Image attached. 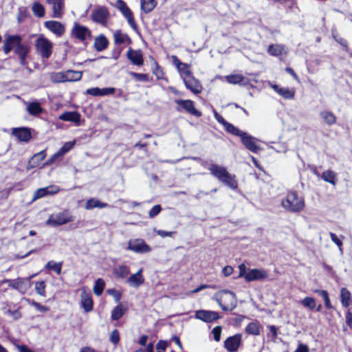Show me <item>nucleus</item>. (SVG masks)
Here are the masks:
<instances>
[{"label": "nucleus", "mask_w": 352, "mask_h": 352, "mask_svg": "<svg viewBox=\"0 0 352 352\" xmlns=\"http://www.w3.org/2000/svg\"><path fill=\"white\" fill-rule=\"evenodd\" d=\"M126 282L131 286L138 287L144 282V278L142 276V269H140L135 274H132L128 278Z\"/></svg>", "instance_id": "obj_29"}, {"label": "nucleus", "mask_w": 352, "mask_h": 352, "mask_svg": "<svg viewBox=\"0 0 352 352\" xmlns=\"http://www.w3.org/2000/svg\"><path fill=\"white\" fill-rule=\"evenodd\" d=\"M115 88L108 87L100 89L99 87H92L86 90V94L91 95L93 96H102L109 94H113L115 93Z\"/></svg>", "instance_id": "obj_26"}, {"label": "nucleus", "mask_w": 352, "mask_h": 352, "mask_svg": "<svg viewBox=\"0 0 352 352\" xmlns=\"http://www.w3.org/2000/svg\"><path fill=\"white\" fill-rule=\"evenodd\" d=\"M261 326L258 321L251 322L245 328V331L248 335L258 336L261 333Z\"/></svg>", "instance_id": "obj_33"}, {"label": "nucleus", "mask_w": 352, "mask_h": 352, "mask_svg": "<svg viewBox=\"0 0 352 352\" xmlns=\"http://www.w3.org/2000/svg\"><path fill=\"white\" fill-rule=\"evenodd\" d=\"M50 78L54 82H66L65 72H52L50 74Z\"/></svg>", "instance_id": "obj_50"}, {"label": "nucleus", "mask_w": 352, "mask_h": 352, "mask_svg": "<svg viewBox=\"0 0 352 352\" xmlns=\"http://www.w3.org/2000/svg\"><path fill=\"white\" fill-rule=\"evenodd\" d=\"M81 307L85 312L92 311L94 308V302L91 294L84 293L81 295Z\"/></svg>", "instance_id": "obj_32"}, {"label": "nucleus", "mask_w": 352, "mask_h": 352, "mask_svg": "<svg viewBox=\"0 0 352 352\" xmlns=\"http://www.w3.org/2000/svg\"><path fill=\"white\" fill-rule=\"evenodd\" d=\"M72 36L82 43H87L91 37V31L86 26L74 23L71 31Z\"/></svg>", "instance_id": "obj_10"}, {"label": "nucleus", "mask_w": 352, "mask_h": 352, "mask_svg": "<svg viewBox=\"0 0 352 352\" xmlns=\"http://www.w3.org/2000/svg\"><path fill=\"white\" fill-rule=\"evenodd\" d=\"M331 241L338 245V247L341 249L342 246V241L337 236L335 233L330 232L329 234Z\"/></svg>", "instance_id": "obj_64"}, {"label": "nucleus", "mask_w": 352, "mask_h": 352, "mask_svg": "<svg viewBox=\"0 0 352 352\" xmlns=\"http://www.w3.org/2000/svg\"><path fill=\"white\" fill-rule=\"evenodd\" d=\"M107 207H109V204L107 203L101 202L98 199L94 198L88 199L85 206V208L86 210H92L95 208H104Z\"/></svg>", "instance_id": "obj_35"}, {"label": "nucleus", "mask_w": 352, "mask_h": 352, "mask_svg": "<svg viewBox=\"0 0 352 352\" xmlns=\"http://www.w3.org/2000/svg\"><path fill=\"white\" fill-rule=\"evenodd\" d=\"M346 324L352 329V307L347 308L345 312Z\"/></svg>", "instance_id": "obj_57"}, {"label": "nucleus", "mask_w": 352, "mask_h": 352, "mask_svg": "<svg viewBox=\"0 0 352 352\" xmlns=\"http://www.w3.org/2000/svg\"><path fill=\"white\" fill-rule=\"evenodd\" d=\"M162 211V207L160 205L157 204L152 207L148 212V216L151 218L156 217Z\"/></svg>", "instance_id": "obj_60"}, {"label": "nucleus", "mask_w": 352, "mask_h": 352, "mask_svg": "<svg viewBox=\"0 0 352 352\" xmlns=\"http://www.w3.org/2000/svg\"><path fill=\"white\" fill-rule=\"evenodd\" d=\"M32 12L34 14L38 17L41 18L45 16V8L44 6L39 2H35L33 3L32 7Z\"/></svg>", "instance_id": "obj_46"}, {"label": "nucleus", "mask_w": 352, "mask_h": 352, "mask_svg": "<svg viewBox=\"0 0 352 352\" xmlns=\"http://www.w3.org/2000/svg\"><path fill=\"white\" fill-rule=\"evenodd\" d=\"M270 87L276 94H278L279 96H282L285 99H293L295 96L294 89H289L288 87H280L276 84H271Z\"/></svg>", "instance_id": "obj_23"}, {"label": "nucleus", "mask_w": 352, "mask_h": 352, "mask_svg": "<svg viewBox=\"0 0 352 352\" xmlns=\"http://www.w3.org/2000/svg\"><path fill=\"white\" fill-rule=\"evenodd\" d=\"M130 273V269L127 265H120L113 269V275L117 278H125Z\"/></svg>", "instance_id": "obj_36"}, {"label": "nucleus", "mask_w": 352, "mask_h": 352, "mask_svg": "<svg viewBox=\"0 0 352 352\" xmlns=\"http://www.w3.org/2000/svg\"><path fill=\"white\" fill-rule=\"evenodd\" d=\"M109 44L107 38L101 34L95 38L94 47L97 52H102L107 48Z\"/></svg>", "instance_id": "obj_30"}, {"label": "nucleus", "mask_w": 352, "mask_h": 352, "mask_svg": "<svg viewBox=\"0 0 352 352\" xmlns=\"http://www.w3.org/2000/svg\"><path fill=\"white\" fill-rule=\"evenodd\" d=\"M220 307L225 311H232L236 307L235 296L232 292L223 293L217 299Z\"/></svg>", "instance_id": "obj_9"}, {"label": "nucleus", "mask_w": 352, "mask_h": 352, "mask_svg": "<svg viewBox=\"0 0 352 352\" xmlns=\"http://www.w3.org/2000/svg\"><path fill=\"white\" fill-rule=\"evenodd\" d=\"M59 120L67 122H72L77 126L80 125V114L78 111H65L58 117Z\"/></svg>", "instance_id": "obj_25"}, {"label": "nucleus", "mask_w": 352, "mask_h": 352, "mask_svg": "<svg viewBox=\"0 0 352 352\" xmlns=\"http://www.w3.org/2000/svg\"><path fill=\"white\" fill-rule=\"evenodd\" d=\"M46 149H44L34 154L28 161L27 164V169L30 170L38 166L41 162L46 157Z\"/></svg>", "instance_id": "obj_24"}, {"label": "nucleus", "mask_w": 352, "mask_h": 352, "mask_svg": "<svg viewBox=\"0 0 352 352\" xmlns=\"http://www.w3.org/2000/svg\"><path fill=\"white\" fill-rule=\"evenodd\" d=\"M340 302L343 307L349 308L352 305V294L346 287H342L340 289Z\"/></svg>", "instance_id": "obj_28"}, {"label": "nucleus", "mask_w": 352, "mask_h": 352, "mask_svg": "<svg viewBox=\"0 0 352 352\" xmlns=\"http://www.w3.org/2000/svg\"><path fill=\"white\" fill-rule=\"evenodd\" d=\"M175 103L177 104L176 110L177 111H184L196 118H200L202 116V113L195 108V102L192 100L176 99Z\"/></svg>", "instance_id": "obj_7"}, {"label": "nucleus", "mask_w": 352, "mask_h": 352, "mask_svg": "<svg viewBox=\"0 0 352 352\" xmlns=\"http://www.w3.org/2000/svg\"><path fill=\"white\" fill-rule=\"evenodd\" d=\"M74 219L75 217L71 214L69 210L65 209L57 214H51L46 221V224L57 227L72 222L74 221Z\"/></svg>", "instance_id": "obj_6"}, {"label": "nucleus", "mask_w": 352, "mask_h": 352, "mask_svg": "<svg viewBox=\"0 0 352 352\" xmlns=\"http://www.w3.org/2000/svg\"><path fill=\"white\" fill-rule=\"evenodd\" d=\"M126 57L134 65H144L143 54L140 50H133L130 47L126 52Z\"/></svg>", "instance_id": "obj_21"}, {"label": "nucleus", "mask_w": 352, "mask_h": 352, "mask_svg": "<svg viewBox=\"0 0 352 352\" xmlns=\"http://www.w3.org/2000/svg\"><path fill=\"white\" fill-rule=\"evenodd\" d=\"M129 74L137 81L148 82L149 80V75L148 74H140L131 72Z\"/></svg>", "instance_id": "obj_55"}, {"label": "nucleus", "mask_w": 352, "mask_h": 352, "mask_svg": "<svg viewBox=\"0 0 352 352\" xmlns=\"http://www.w3.org/2000/svg\"><path fill=\"white\" fill-rule=\"evenodd\" d=\"M156 6L155 0H141V8L145 13L151 12Z\"/></svg>", "instance_id": "obj_45"}, {"label": "nucleus", "mask_w": 352, "mask_h": 352, "mask_svg": "<svg viewBox=\"0 0 352 352\" xmlns=\"http://www.w3.org/2000/svg\"><path fill=\"white\" fill-rule=\"evenodd\" d=\"M227 82L232 85H246L248 82H245V78L241 74H230L225 76Z\"/></svg>", "instance_id": "obj_34"}, {"label": "nucleus", "mask_w": 352, "mask_h": 352, "mask_svg": "<svg viewBox=\"0 0 352 352\" xmlns=\"http://www.w3.org/2000/svg\"><path fill=\"white\" fill-rule=\"evenodd\" d=\"M109 341L114 345H117L120 341V332L117 329H113L109 336Z\"/></svg>", "instance_id": "obj_56"}, {"label": "nucleus", "mask_w": 352, "mask_h": 352, "mask_svg": "<svg viewBox=\"0 0 352 352\" xmlns=\"http://www.w3.org/2000/svg\"><path fill=\"white\" fill-rule=\"evenodd\" d=\"M195 318L205 322H211L219 318L217 311L208 310H198L195 312Z\"/></svg>", "instance_id": "obj_20"}, {"label": "nucleus", "mask_w": 352, "mask_h": 352, "mask_svg": "<svg viewBox=\"0 0 352 352\" xmlns=\"http://www.w3.org/2000/svg\"><path fill=\"white\" fill-rule=\"evenodd\" d=\"M208 170L212 175L225 186L232 190L238 188V181L236 175L230 173L226 168L218 164H212L208 168Z\"/></svg>", "instance_id": "obj_2"}, {"label": "nucleus", "mask_w": 352, "mask_h": 352, "mask_svg": "<svg viewBox=\"0 0 352 352\" xmlns=\"http://www.w3.org/2000/svg\"><path fill=\"white\" fill-rule=\"evenodd\" d=\"M105 287V283L102 278L96 280L94 286V292L97 296H100Z\"/></svg>", "instance_id": "obj_49"}, {"label": "nucleus", "mask_w": 352, "mask_h": 352, "mask_svg": "<svg viewBox=\"0 0 352 352\" xmlns=\"http://www.w3.org/2000/svg\"><path fill=\"white\" fill-rule=\"evenodd\" d=\"M185 87L194 94H199L203 91L204 87L201 82L196 78L191 71L186 72V76L182 78Z\"/></svg>", "instance_id": "obj_8"}, {"label": "nucleus", "mask_w": 352, "mask_h": 352, "mask_svg": "<svg viewBox=\"0 0 352 352\" xmlns=\"http://www.w3.org/2000/svg\"><path fill=\"white\" fill-rule=\"evenodd\" d=\"M222 328L221 326H217L213 328L212 333L213 335L214 340L216 342H219L221 339Z\"/></svg>", "instance_id": "obj_61"}, {"label": "nucleus", "mask_w": 352, "mask_h": 352, "mask_svg": "<svg viewBox=\"0 0 352 352\" xmlns=\"http://www.w3.org/2000/svg\"><path fill=\"white\" fill-rule=\"evenodd\" d=\"M75 142H65L61 148L58 151V155H61L63 157L67 152H69L74 146Z\"/></svg>", "instance_id": "obj_52"}, {"label": "nucleus", "mask_w": 352, "mask_h": 352, "mask_svg": "<svg viewBox=\"0 0 352 352\" xmlns=\"http://www.w3.org/2000/svg\"><path fill=\"white\" fill-rule=\"evenodd\" d=\"M30 47L28 45L23 44L21 42L18 45L14 51V53L19 57L20 64L22 66H26L28 63L26 60L27 56L30 53Z\"/></svg>", "instance_id": "obj_19"}, {"label": "nucleus", "mask_w": 352, "mask_h": 352, "mask_svg": "<svg viewBox=\"0 0 352 352\" xmlns=\"http://www.w3.org/2000/svg\"><path fill=\"white\" fill-rule=\"evenodd\" d=\"M239 277H243L245 282L250 283L255 280H263L268 278L267 272L262 268L248 270L245 263L239 265Z\"/></svg>", "instance_id": "obj_4"}, {"label": "nucleus", "mask_w": 352, "mask_h": 352, "mask_svg": "<svg viewBox=\"0 0 352 352\" xmlns=\"http://www.w3.org/2000/svg\"><path fill=\"white\" fill-rule=\"evenodd\" d=\"M44 25L50 31L59 36H62L65 31L64 25L59 21H47Z\"/></svg>", "instance_id": "obj_22"}, {"label": "nucleus", "mask_w": 352, "mask_h": 352, "mask_svg": "<svg viewBox=\"0 0 352 352\" xmlns=\"http://www.w3.org/2000/svg\"><path fill=\"white\" fill-rule=\"evenodd\" d=\"M126 308H124L122 305H118L116 306L111 311V318L112 320H118L120 319L126 313Z\"/></svg>", "instance_id": "obj_40"}, {"label": "nucleus", "mask_w": 352, "mask_h": 352, "mask_svg": "<svg viewBox=\"0 0 352 352\" xmlns=\"http://www.w3.org/2000/svg\"><path fill=\"white\" fill-rule=\"evenodd\" d=\"M169 343L170 342L166 340H160L156 344V348L158 350L164 351H166Z\"/></svg>", "instance_id": "obj_63"}, {"label": "nucleus", "mask_w": 352, "mask_h": 352, "mask_svg": "<svg viewBox=\"0 0 352 352\" xmlns=\"http://www.w3.org/2000/svg\"><path fill=\"white\" fill-rule=\"evenodd\" d=\"M46 283L45 280L37 281L35 283V291L36 293L41 296H46Z\"/></svg>", "instance_id": "obj_48"}, {"label": "nucleus", "mask_w": 352, "mask_h": 352, "mask_svg": "<svg viewBox=\"0 0 352 352\" xmlns=\"http://www.w3.org/2000/svg\"><path fill=\"white\" fill-rule=\"evenodd\" d=\"M320 116L323 121L328 125L331 126L336 123V116L335 114L329 111H323L320 112Z\"/></svg>", "instance_id": "obj_39"}, {"label": "nucleus", "mask_w": 352, "mask_h": 352, "mask_svg": "<svg viewBox=\"0 0 352 352\" xmlns=\"http://www.w3.org/2000/svg\"><path fill=\"white\" fill-rule=\"evenodd\" d=\"M331 34L333 39L343 47L346 52H348L349 51L348 41L342 37H338V34L336 29L331 30Z\"/></svg>", "instance_id": "obj_44"}, {"label": "nucleus", "mask_w": 352, "mask_h": 352, "mask_svg": "<svg viewBox=\"0 0 352 352\" xmlns=\"http://www.w3.org/2000/svg\"><path fill=\"white\" fill-rule=\"evenodd\" d=\"M65 72L66 82L78 81L82 78V74L81 72L68 69Z\"/></svg>", "instance_id": "obj_43"}, {"label": "nucleus", "mask_w": 352, "mask_h": 352, "mask_svg": "<svg viewBox=\"0 0 352 352\" xmlns=\"http://www.w3.org/2000/svg\"><path fill=\"white\" fill-rule=\"evenodd\" d=\"M30 16V13L28 8L25 7H21L19 8L17 21L19 23H21Z\"/></svg>", "instance_id": "obj_51"}, {"label": "nucleus", "mask_w": 352, "mask_h": 352, "mask_svg": "<svg viewBox=\"0 0 352 352\" xmlns=\"http://www.w3.org/2000/svg\"><path fill=\"white\" fill-rule=\"evenodd\" d=\"M61 155H58V151L50 156L44 163V166H48L52 164L57 159L61 157Z\"/></svg>", "instance_id": "obj_62"}, {"label": "nucleus", "mask_w": 352, "mask_h": 352, "mask_svg": "<svg viewBox=\"0 0 352 352\" xmlns=\"http://www.w3.org/2000/svg\"><path fill=\"white\" fill-rule=\"evenodd\" d=\"M213 113L215 120L223 125L227 133L241 138V141L245 148L254 153H258L261 151V148L257 144L255 138L248 134L246 132L241 131L239 128L226 121L216 110L213 111Z\"/></svg>", "instance_id": "obj_1"}, {"label": "nucleus", "mask_w": 352, "mask_h": 352, "mask_svg": "<svg viewBox=\"0 0 352 352\" xmlns=\"http://www.w3.org/2000/svg\"><path fill=\"white\" fill-rule=\"evenodd\" d=\"M22 42V38L20 35H8L4 40L2 47L3 51L6 54L10 53L12 50L18 46Z\"/></svg>", "instance_id": "obj_17"}, {"label": "nucleus", "mask_w": 352, "mask_h": 352, "mask_svg": "<svg viewBox=\"0 0 352 352\" xmlns=\"http://www.w3.org/2000/svg\"><path fill=\"white\" fill-rule=\"evenodd\" d=\"M109 17V12L105 6L95 8L90 15V19L94 23L105 26Z\"/></svg>", "instance_id": "obj_11"}, {"label": "nucleus", "mask_w": 352, "mask_h": 352, "mask_svg": "<svg viewBox=\"0 0 352 352\" xmlns=\"http://www.w3.org/2000/svg\"><path fill=\"white\" fill-rule=\"evenodd\" d=\"M282 207L291 213H299L305 207V199L299 196L295 190L287 192L286 197L281 201Z\"/></svg>", "instance_id": "obj_3"}, {"label": "nucleus", "mask_w": 352, "mask_h": 352, "mask_svg": "<svg viewBox=\"0 0 352 352\" xmlns=\"http://www.w3.org/2000/svg\"><path fill=\"white\" fill-rule=\"evenodd\" d=\"M27 301L28 302V303L34 307L38 311H39L40 312H47V311H50V307H47V306H45V305H41V303L34 300H30V299H27Z\"/></svg>", "instance_id": "obj_53"}, {"label": "nucleus", "mask_w": 352, "mask_h": 352, "mask_svg": "<svg viewBox=\"0 0 352 352\" xmlns=\"http://www.w3.org/2000/svg\"><path fill=\"white\" fill-rule=\"evenodd\" d=\"M117 3L118 5V8L126 19L130 26L135 30H138V25L134 19L133 14L126 2L123 0H117Z\"/></svg>", "instance_id": "obj_14"}, {"label": "nucleus", "mask_w": 352, "mask_h": 352, "mask_svg": "<svg viewBox=\"0 0 352 352\" xmlns=\"http://www.w3.org/2000/svg\"><path fill=\"white\" fill-rule=\"evenodd\" d=\"M113 39L114 43L116 45H121V44H130L131 43V39L129 36L127 34H124L120 30H117L113 33Z\"/></svg>", "instance_id": "obj_31"}, {"label": "nucleus", "mask_w": 352, "mask_h": 352, "mask_svg": "<svg viewBox=\"0 0 352 352\" xmlns=\"http://www.w3.org/2000/svg\"><path fill=\"white\" fill-rule=\"evenodd\" d=\"M12 135L23 142H28L32 138L31 129L25 126L13 128Z\"/></svg>", "instance_id": "obj_18"}, {"label": "nucleus", "mask_w": 352, "mask_h": 352, "mask_svg": "<svg viewBox=\"0 0 352 352\" xmlns=\"http://www.w3.org/2000/svg\"><path fill=\"white\" fill-rule=\"evenodd\" d=\"M34 276L28 278H17L16 279H6L3 282L8 283V287L24 294L29 287V281Z\"/></svg>", "instance_id": "obj_12"}, {"label": "nucleus", "mask_w": 352, "mask_h": 352, "mask_svg": "<svg viewBox=\"0 0 352 352\" xmlns=\"http://www.w3.org/2000/svg\"><path fill=\"white\" fill-rule=\"evenodd\" d=\"M52 5L53 17L58 19L61 18L63 16V10L64 8L63 0H55Z\"/></svg>", "instance_id": "obj_38"}, {"label": "nucleus", "mask_w": 352, "mask_h": 352, "mask_svg": "<svg viewBox=\"0 0 352 352\" xmlns=\"http://www.w3.org/2000/svg\"><path fill=\"white\" fill-rule=\"evenodd\" d=\"M27 111L30 115L37 116L43 111V109L38 102H31L28 104Z\"/></svg>", "instance_id": "obj_37"}, {"label": "nucleus", "mask_w": 352, "mask_h": 352, "mask_svg": "<svg viewBox=\"0 0 352 352\" xmlns=\"http://www.w3.org/2000/svg\"><path fill=\"white\" fill-rule=\"evenodd\" d=\"M63 267V262H54V261H48L45 265V268L50 271L54 272L57 275H60L61 274Z\"/></svg>", "instance_id": "obj_41"}, {"label": "nucleus", "mask_w": 352, "mask_h": 352, "mask_svg": "<svg viewBox=\"0 0 352 352\" xmlns=\"http://www.w3.org/2000/svg\"><path fill=\"white\" fill-rule=\"evenodd\" d=\"M35 50L42 59L47 60L53 52L52 43L43 35H41L35 41Z\"/></svg>", "instance_id": "obj_5"}, {"label": "nucleus", "mask_w": 352, "mask_h": 352, "mask_svg": "<svg viewBox=\"0 0 352 352\" xmlns=\"http://www.w3.org/2000/svg\"><path fill=\"white\" fill-rule=\"evenodd\" d=\"M320 177L326 182L329 183L332 185L336 184V174L331 170H327L324 171Z\"/></svg>", "instance_id": "obj_42"}, {"label": "nucleus", "mask_w": 352, "mask_h": 352, "mask_svg": "<svg viewBox=\"0 0 352 352\" xmlns=\"http://www.w3.org/2000/svg\"><path fill=\"white\" fill-rule=\"evenodd\" d=\"M301 303L304 307H307L311 310L315 309L316 306V300L313 297H305L301 301Z\"/></svg>", "instance_id": "obj_54"}, {"label": "nucleus", "mask_w": 352, "mask_h": 352, "mask_svg": "<svg viewBox=\"0 0 352 352\" xmlns=\"http://www.w3.org/2000/svg\"><path fill=\"white\" fill-rule=\"evenodd\" d=\"M224 348L228 352H236L242 344V334L236 333L232 336L227 338L224 341Z\"/></svg>", "instance_id": "obj_15"}, {"label": "nucleus", "mask_w": 352, "mask_h": 352, "mask_svg": "<svg viewBox=\"0 0 352 352\" xmlns=\"http://www.w3.org/2000/svg\"><path fill=\"white\" fill-rule=\"evenodd\" d=\"M171 58H172L173 64L175 65V67H177V69H180V66H182L186 68L190 67L189 65H188L185 63L181 62V60L175 55H173L171 56Z\"/></svg>", "instance_id": "obj_59"}, {"label": "nucleus", "mask_w": 352, "mask_h": 352, "mask_svg": "<svg viewBox=\"0 0 352 352\" xmlns=\"http://www.w3.org/2000/svg\"><path fill=\"white\" fill-rule=\"evenodd\" d=\"M60 190V187L56 185H50L45 188H38L34 192L32 201H34L47 195H56Z\"/></svg>", "instance_id": "obj_16"}, {"label": "nucleus", "mask_w": 352, "mask_h": 352, "mask_svg": "<svg viewBox=\"0 0 352 352\" xmlns=\"http://www.w3.org/2000/svg\"><path fill=\"white\" fill-rule=\"evenodd\" d=\"M153 74L157 80H164L166 82H168V79L166 76L162 68L157 62H155V68L153 69Z\"/></svg>", "instance_id": "obj_47"}, {"label": "nucleus", "mask_w": 352, "mask_h": 352, "mask_svg": "<svg viewBox=\"0 0 352 352\" xmlns=\"http://www.w3.org/2000/svg\"><path fill=\"white\" fill-rule=\"evenodd\" d=\"M267 52L272 56H279L287 54L286 47L283 44H271L268 46Z\"/></svg>", "instance_id": "obj_27"}, {"label": "nucleus", "mask_w": 352, "mask_h": 352, "mask_svg": "<svg viewBox=\"0 0 352 352\" xmlns=\"http://www.w3.org/2000/svg\"><path fill=\"white\" fill-rule=\"evenodd\" d=\"M126 249L139 254L147 253L151 251V248L142 239L130 240Z\"/></svg>", "instance_id": "obj_13"}, {"label": "nucleus", "mask_w": 352, "mask_h": 352, "mask_svg": "<svg viewBox=\"0 0 352 352\" xmlns=\"http://www.w3.org/2000/svg\"><path fill=\"white\" fill-rule=\"evenodd\" d=\"M6 314L11 316L14 320H18L22 317L19 308L15 310H11L9 309L6 311Z\"/></svg>", "instance_id": "obj_58"}]
</instances>
